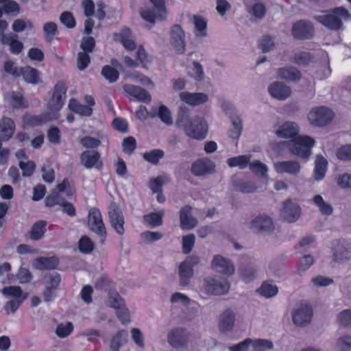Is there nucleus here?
<instances>
[{
	"instance_id": "1",
	"label": "nucleus",
	"mask_w": 351,
	"mask_h": 351,
	"mask_svg": "<svg viewBox=\"0 0 351 351\" xmlns=\"http://www.w3.org/2000/svg\"><path fill=\"white\" fill-rule=\"evenodd\" d=\"M177 123L181 124L185 134L190 138L202 140L206 137L208 125L204 118L198 116L191 117L183 112L179 114Z\"/></svg>"
},
{
	"instance_id": "2",
	"label": "nucleus",
	"mask_w": 351,
	"mask_h": 351,
	"mask_svg": "<svg viewBox=\"0 0 351 351\" xmlns=\"http://www.w3.org/2000/svg\"><path fill=\"white\" fill-rule=\"evenodd\" d=\"M315 140L306 135H298L294 138L286 142L288 151L300 158H308L311 154V148L313 147Z\"/></svg>"
},
{
	"instance_id": "3",
	"label": "nucleus",
	"mask_w": 351,
	"mask_h": 351,
	"mask_svg": "<svg viewBox=\"0 0 351 351\" xmlns=\"http://www.w3.org/2000/svg\"><path fill=\"white\" fill-rule=\"evenodd\" d=\"M349 17L348 11L343 7H339L328 14L315 16L314 19L330 29L338 30L342 26V20Z\"/></svg>"
},
{
	"instance_id": "4",
	"label": "nucleus",
	"mask_w": 351,
	"mask_h": 351,
	"mask_svg": "<svg viewBox=\"0 0 351 351\" xmlns=\"http://www.w3.org/2000/svg\"><path fill=\"white\" fill-rule=\"evenodd\" d=\"M190 339V333L187 329L182 326H176L171 328L167 335L169 345L177 350H187Z\"/></svg>"
},
{
	"instance_id": "5",
	"label": "nucleus",
	"mask_w": 351,
	"mask_h": 351,
	"mask_svg": "<svg viewBox=\"0 0 351 351\" xmlns=\"http://www.w3.org/2000/svg\"><path fill=\"white\" fill-rule=\"evenodd\" d=\"M335 117V113L326 106L313 108L307 115L309 123L316 127H324L329 124Z\"/></svg>"
},
{
	"instance_id": "6",
	"label": "nucleus",
	"mask_w": 351,
	"mask_h": 351,
	"mask_svg": "<svg viewBox=\"0 0 351 351\" xmlns=\"http://www.w3.org/2000/svg\"><path fill=\"white\" fill-rule=\"evenodd\" d=\"M203 288L208 294L220 295L229 291L230 283L227 280L209 276L204 279Z\"/></svg>"
},
{
	"instance_id": "7",
	"label": "nucleus",
	"mask_w": 351,
	"mask_h": 351,
	"mask_svg": "<svg viewBox=\"0 0 351 351\" xmlns=\"http://www.w3.org/2000/svg\"><path fill=\"white\" fill-rule=\"evenodd\" d=\"M249 228L256 233L271 234L275 229V225L269 216L260 215L250 222Z\"/></svg>"
},
{
	"instance_id": "8",
	"label": "nucleus",
	"mask_w": 351,
	"mask_h": 351,
	"mask_svg": "<svg viewBox=\"0 0 351 351\" xmlns=\"http://www.w3.org/2000/svg\"><path fill=\"white\" fill-rule=\"evenodd\" d=\"M88 228L104 239L106 236V230L102 220L100 211L96 208L90 209L88 215Z\"/></svg>"
},
{
	"instance_id": "9",
	"label": "nucleus",
	"mask_w": 351,
	"mask_h": 351,
	"mask_svg": "<svg viewBox=\"0 0 351 351\" xmlns=\"http://www.w3.org/2000/svg\"><path fill=\"white\" fill-rule=\"evenodd\" d=\"M313 311L306 304H301L296 306L292 311V320L294 324L298 327H303L311 321Z\"/></svg>"
},
{
	"instance_id": "10",
	"label": "nucleus",
	"mask_w": 351,
	"mask_h": 351,
	"mask_svg": "<svg viewBox=\"0 0 351 351\" xmlns=\"http://www.w3.org/2000/svg\"><path fill=\"white\" fill-rule=\"evenodd\" d=\"M301 214L300 206L291 199H286L282 203L280 216L285 221L293 223L298 219Z\"/></svg>"
},
{
	"instance_id": "11",
	"label": "nucleus",
	"mask_w": 351,
	"mask_h": 351,
	"mask_svg": "<svg viewBox=\"0 0 351 351\" xmlns=\"http://www.w3.org/2000/svg\"><path fill=\"white\" fill-rule=\"evenodd\" d=\"M236 314L230 308L223 311L218 318L217 328L221 333L227 334L230 332L235 326Z\"/></svg>"
},
{
	"instance_id": "12",
	"label": "nucleus",
	"mask_w": 351,
	"mask_h": 351,
	"mask_svg": "<svg viewBox=\"0 0 351 351\" xmlns=\"http://www.w3.org/2000/svg\"><path fill=\"white\" fill-rule=\"evenodd\" d=\"M66 86L64 82L60 81L57 82L54 86L53 95L49 102V107L52 111L60 110L65 101Z\"/></svg>"
},
{
	"instance_id": "13",
	"label": "nucleus",
	"mask_w": 351,
	"mask_h": 351,
	"mask_svg": "<svg viewBox=\"0 0 351 351\" xmlns=\"http://www.w3.org/2000/svg\"><path fill=\"white\" fill-rule=\"evenodd\" d=\"M291 32L296 39H309L314 34V27L311 21L300 20L293 25Z\"/></svg>"
},
{
	"instance_id": "14",
	"label": "nucleus",
	"mask_w": 351,
	"mask_h": 351,
	"mask_svg": "<svg viewBox=\"0 0 351 351\" xmlns=\"http://www.w3.org/2000/svg\"><path fill=\"white\" fill-rule=\"evenodd\" d=\"M211 268L216 272L230 276L234 273L235 267L232 262L221 255H215L210 264Z\"/></svg>"
},
{
	"instance_id": "15",
	"label": "nucleus",
	"mask_w": 351,
	"mask_h": 351,
	"mask_svg": "<svg viewBox=\"0 0 351 351\" xmlns=\"http://www.w3.org/2000/svg\"><path fill=\"white\" fill-rule=\"evenodd\" d=\"M191 173L195 176H204L215 171V164L208 158H201L193 162Z\"/></svg>"
},
{
	"instance_id": "16",
	"label": "nucleus",
	"mask_w": 351,
	"mask_h": 351,
	"mask_svg": "<svg viewBox=\"0 0 351 351\" xmlns=\"http://www.w3.org/2000/svg\"><path fill=\"white\" fill-rule=\"evenodd\" d=\"M108 216L110 223L115 231L120 235H123L125 232L124 230V217L122 210L116 204H111Z\"/></svg>"
},
{
	"instance_id": "17",
	"label": "nucleus",
	"mask_w": 351,
	"mask_h": 351,
	"mask_svg": "<svg viewBox=\"0 0 351 351\" xmlns=\"http://www.w3.org/2000/svg\"><path fill=\"white\" fill-rule=\"evenodd\" d=\"M170 43L177 52L180 53H183L184 52V33L179 25H174L172 27L171 30Z\"/></svg>"
},
{
	"instance_id": "18",
	"label": "nucleus",
	"mask_w": 351,
	"mask_h": 351,
	"mask_svg": "<svg viewBox=\"0 0 351 351\" xmlns=\"http://www.w3.org/2000/svg\"><path fill=\"white\" fill-rule=\"evenodd\" d=\"M299 132L300 128L298 123L293 121H286L283 123L275 131V134L278 137L291 139L300 135Z\"/></svg>"
},
{
	"instance_id": "19",
	"label": "nucleus",
	"mask_w": 351,
	"mask_h": 351,
	"mask_svg": "<svg viewBox=\"0 0 351 351\" xmlns=\"http://www.w3.org/2000/svg\"><path fill=\"white\" fill-rule=\"evenodd\" d=\"M274 167L278 173H288L294 176H297L301 169L300 164L295 160L276 162L274 163Z\"/></svg>"
},
{
	"instance_id": "20",
	"label": "nucleus",
	"mask_w": 351,
	"mask_h": 351,
	"mask_svg": "<svg viewBox=\"0 0 351 351\" xmlns=\"http://www.w3.org/2000/svg\"><path fill=\"white\" fill-rule=\"evenodd\" d=\"M81 163L87 169L95 167L101 169L103 162L100 160V154L96 151H85L80 155Z\"/></svg>"
},
{
	"instance_id": "21",
	"label": "nucleus",
	"mask_w": 351,
	"mask_h": 351,
	"mask_svg": "<svg viewBox=\"0 0 351 351\" xmlns=\"http://www.w3.org/2000/svg\"><path fill=\"white\" fill-rule=\"evenodd\" d=\"M270 95L278 100H285L291 95V88L282 82H274L268 87Z\"/></svg>"
},
{
	"instance_id": "22",
	"label": "nucleus",
	"mask_w": 351,
	"mask_h": 351,
	"mask_svg": "<svg viewBox=\"0 0 351 351\" xmlns=\"http://www.w3.org/2000/svg\"><path fill=\"white\" fill-rule=\"evenodd\" d=\"M180 99L182 101L188 105L196 106L207 102L208 97L204 93H191L184 91L180 93Z\"/></svg>"
},
{
	"instance_id": "23",
	"label": "nucleus",
	"mask_w": 351,
	"mask_h": 351,
	"mask_svg": "<svg viewBox=\"0 0 351 351\" xmlns=\"http://www.w3.org/2000/svg\"><path fill=\"white\" fill-rule=\"evenodd\" d=\"M123 90L141 101H150L151 95L144 88L132 84H125Z\"/></svg>"
},
{
	"instance_id": "24",
	"label": "nucleus",
	"mask_w": 351,
	"mask_h": 351,
	"mask_svg": "<svg viewBox=\"0 0 351 351\" xmlns=\"http://www.w3.org/2000/svg\"><path fill=\"white\" fill-rule=\"evenodd\" d=\"M15 125L14 121L8 117L0 120V141H8L14 134Z\"/></svg>"
},
{
	"instance_id": "25",
	"label": "nucleus",
	"mask_w": 351,
	"mask_h": 351,
	"mask_svg": "<svg viewBox=\"0 0 351 351\" xmlns=\"http://www.w3.org/2000/svg\"><path fill=\"white\" fill-rule=\"evenodd\" d=\"M180 226L182 229H192L197 224V220L191 215V207L186 206L180 214Z\"/></svg>"
},
{
	"instance_id": "26",
	"label": "nucleus",
	"mask_w": 351,
	"mask_h": 351,
	"mask_svg": "<svg viewBox=\"0 0 351 351\" xmlns=\"http://www.w3.org/2000/svg\"><path fill=\"white\" fill-rule=\"evenodd\" d=\"M278 77L287 81H298L302 73L299 70L293 66L280 68L277 71Z\"/></svg>"
},
{
	"instance_id": "27",
	"label": "nucleus",
	"mask_w": 351,
	"mask_h": 351,
	"mask_svg": "<svg viewBox=\"0 0 351 351\" xmlns=\"http://www.w3.org/2000/svg\"><path fill=\"white\" fill-rule=\"evenodd\" d=\"M233 189L243 193H252L257 191L256 184L248 180H234L232 182Z\"/></svg>"
},
{
	"instance_id": "28",
	"label": "nucleus",
	"mask_w": 351,
	"mask_h": 351,
	"mask_svg": "<svg viewBox=\"0 0 351 351\" xmlns=\"http://www.w3.org/2000/svg\"><path fill=\"white\" fill-rule=\"evenodd\" d=\"M58 265V261L55 257H39L34 260L33 266L40 270L53 269Z\"/></svg>"
},
{
	"instance_id": "29",
	"label": "nucleus",
	"mask_w": 351,
	"mask_h": 351,
	"mask_svg": "<svg viewBox=\"0 0 351 351\" xmlns=\"http://www.w3.org/2000/svg\"><path fill=\"white\" fill-rule=\"evenodd\" d=\"M21 75L27 83L37 84L42 82L39 71L30 66H25L21 69Z\"/></svg>"
},
{
	"instance_id": "30",
	"label": "nucleus",
	"mask_w": 351,
	"mask_h": 351,
	"mask_svg": "<svg viewBox=\"0 0 351 351\" xmlns=\"http://www.w3.org/2000/svg\"><path fill=\"white\" fill-rule=\"evenodd\" d=\"M128 339V332L125 330H119L114 335L110 342V351H119L121 346L125 344Z\"/></svg>"
},
{
	"instance_id": "31",
	"label": "nucleus",
	"mask_w": 351,
	"mask_h": 351,
	"mask_svg": "<svg viewBox=\"0 0 351 351\" xmlns=\"http://www.w3.org/2000/svg\"><path fill=\"white\" fill-rule=\"evenodd\" d=\"M333 256L335 261L343 263L350 260L351 254L343 245L337 242L333 247Z\"/></svg>"
},
{
	"instance_id": "32",
	"label": "nucleus",
	"mask_w": 351,
	"mask_h": 351,
	"mask_svg": "<svg viewBox=\"0 0 351 351\" xmlns=\"http://www.w3.org/2000/svg\"><path fill=\"white\" fill-rule=\"evenodd\" d=\"M47 222L44 220L36 221L29 232V237L32 240L38 241L41 239L46 232Z\"/></svg>"
},
{
	"instance_id": "33",
	"label": "nucleus",
	"mask_w": 351,
	"mask_h": 351,
	"mask_svg": "<svg viewBox=\"0 0 351 351\" xmlns=\"http://www.w3.org/2000/svg\"><path fill=\"white\" fill-rule=\"evenodd\" d=\"M178 274L180 285L185 287L193 276V269L182 262L178 267Z\"/></svg>"
},
{
	"instance_id": "34",
	"label": "nucleus",
	"mask_w": 351,
	"mask_h": 351,
	"mask_svg": "<svg viewBox=\"0 0 351 351\" xmlns=\"http://www.w3.org/2000/svg\"><path fill=\"white\" fill-rule=\"evenodd\" d=\"M1 292L5 297L13 298V299L25 300L29 295L27 293H24L19 286L5 287Z\"/></svg>"
},
{
	"instance_id": "35",
	"label": "nucleus",
	"mask_w": 351,
	"mask_h": 351,
	"mask_svg": "<svg viewBox=\"0 0 351 351\" xmlns=\"http://www.w3.org/2000/svg\"><path fill=\"white\" fill-rule=\"evenodd\" d=\"M326 159L320 155H318L315 160V179L317 181L322 180L326 171L327 168Z\"/></svg>"
},
{
	"instance_id": "36",
	"label": "nucleus",
	"mask_w": 351,
	"mask_h": 351,
	"mask_svg": "<svg viewBox=\"0 0 351 351\" xmlns=\"http://www.w3.org/2000/svg\"><path fill=\"white\" fill-rule=\"evenodd\" d=\"M313 202L323 215H332L333 212L332 206L329 202H326L320 195H315Z\"/></svg>"
},
{
	"instance_id": "37",
	"label": "nucleus",
	"mask_w": 351,
	"mask_h": 351,
	"mask_svg": "<svg viewBox=\"0 0 351 351\" xmlns=\"http://www.w3.org/2000/svg\"><path fill=\"white\" fill-rule=\"evenodd\" d=\"M251 159L250 155H241L232 157L227 160V164L230 167H239L243 169L250 165Z\"/></svg>"
},
{
	"instance_id": "38",
	"label": "nucleus",
	"mask_w": 351,
	"mask_h": 351,
	"mask_svg": "<svg viewBox=\"0 0 351 351\" xmlns=\"http://www.w3.org/2000/svg\"><path fill=\"white\" fill-rule=\"evenodd\" d=\"M69 107L72 111L82 116L89 117L92 114L93 112L91 108L80 104L75 99L70 100Z\"/></svg>"
},
{
	"instance_id": "39",
	"label": "nucleus",
	"mask_w": 351,
	"mask_h": 351,
	"mask_svg": "<svg viewBox=\"0 0 351 351\" xmlns=\"http://www.w3.org/2000/svg\"><path fill=\"white\" fill-rule=\"evenodd\" d=\"M230 119L233 128L230 130V137L238 139L242 132L241 119L237 114H231Z\"/></svg>"
},
{
	"instance_id": "40",
	"label": "nucleus",
	"mask_w": 351,
	"mask_h": 351,
	"mask_svg": "<svg viewBox=\"0 0 351 351\" xmlns=\"http://www.w3.org/2000/svg\"><path fill=\"white\" fill-rule=\"evenodd\" d=\"M249 169L252 173L259 177L266 178L267 176V167L260 160H254V162H250L249 165Z\"/></svg>"
},
{
	"instance_id": "41",
	"label": "nucleus",
	"mask_w": 351,
	"mask_h": 351,
	"mask_svg": "<svg viewBox=\"0 0 351 351\" xmlns=\"http://www.w3.org/2000/svg\"><path fill=\"white\" fill-rule=\"evenodd\" d=\"M278 289L276 285L266 282H263L258 289L259 294L267 298L275 296L278 293Z\"/></svg>"
},
{
	"instance_id": "42",
	"label": "nucleus",
	"mask_w": 351,
	"mask_h": 351,
	"mask_svg": "<svg viewBox=\"0 0 351 351\" xmlns=\"http://www.w3.org/2000/svg\"><path fill=\"white\" fill-rule=\"evenodd\" d=\"M163 215L164 211L161 210L158 213H151L148 215H145L143 218L145 223L153 227H156L162 225Z\"/></svg>"
},
{
	"instance_id": "43",
	"label": "nucleus",
	"mask_w": 351,
	"mask_h": 351,
	"mask_svg": "<svg viewBox=\"0 0 351 351\" xmlns=\"http://www.w3.org/2000/svg\"><path fill=\"white\" fill-rule=\"evenodd\" d=\"M156 114L160 117L161 121L166 125H171L173 124V121L171 112L165 105H161L159 107L158 112L152 114V117H155Z\"/></svg>"
},
{
	"instance_id": "44",
	"label": "nucleus",
	"mask_w": 351,
	"mask_h": 351,
	"mask_svg": "<svg viewBox=\"0 0 351 351\" xmlns=\"http://www.w3.org/2000/svg\"><path fill=\"white\" fill-rule=\"evenodd\" d=\"M12 27L14 32L19 33L27 29L32 30L34 29V25L29 20L18 19L13 22Z\"/></svg>"
},
{
	"instance_id": "45",
	"label": "nucleus",
	"mask_w": 351,
	"mask_h": 351,
	"mask_svg": "<svg viewBox=\"0 0 351 351\" xmlns=\"http://www.w3.org/2000/svg\"><path fill=\"white\" fill-rule=\"evenodd\" d=\"M254 351H264L273 348V343L267 339H252L251 344Z\"/></svg>"
},
{
	"instance_id": "46",
	"label": "nucleus",
	"mask_w": 351,
	"mask_h": 351,
	"mask_svg": "<svg viewBox=\"0 0 351 351\" xmlns=\"http://www.w3.org/2000/svg\"><path fill=\"white\" fill-rule=\"evenodd\" d=\"M336 156L342 161L351 160V144L344 145L337 148Z\"/></svg>"
},
{
	"instance_id": "47",
	"label": "nucleus",
	"mask_w": 351,
	"mask_h": 351,
	"mask_svg": "<svg viewBox=\"0 0 351 351\" xmlns=\"http://www.w3.org/2000/svg\"><path fill=\"white\" fill-rule=\"evenodd\" d=\"M43 30L45 34L46 40L51 42L58 34L57 25L53 22H47L43 25Z\"/></svg>"
},
{
	"instance_id": "48",
	"label": "nucleus",
	"mask_w": 351,
	"mask_h": 351,
	"mask_svg": "<svg viewBox=\"0 0 351 351\" xmlns=\"http://www.w3.org/2000/svg\"><path fill=\"white\" fill-rule=\"evenodd\" d=\"M193 23L195 27V34L198 36L206 35V21L201 16H193Z\"/></svg>"
},
{
	"instance_id": "49",
	"label": "nucleus",
	"mask_w": 351,
	"mask_h": 351,
	"mask_svg": "<svg viewBox=\"0 0 351 351\" xmlns=\"http://www.w3.org/2000/svg\"><path fill=\"white\" fill-rule=\"evenodd\" d=\"M336 348L337 351H351V336L340 337L337 340Z\"/></svg>"
},
{
	"instance_id": "50",
	"label": "nucleus",
	"mask_w": 351,
	"mask_h": 351,
	"mask_svg": "<svg viewBox=\"0 0 351 351\" xmlns=\"http://www.w3.org/2000/svg\"><path fill=\"white\" fill-rule=\"evenodd\" d=\"M19 165L20 169L22 170V175L24 177L31 176L33 174L36 168V165L34 162L32 160H21L19 162Z\"/></svg>"
},
{
	"instance_id": "51",
	"label": "nucleus",
	"mask_w": 351,
	"mask_h": 351,
	"mask_svg": "<svg viewBox=\"0 0 351 351\" xmlns=\"http://www.w3.org/2000/svg\"><path fill=\"white\" fill-rule=\"evenodd\" d=\"M101 75L111 83L116 82L119 75V72L116 69L108 65L103 67Z\"/></svg>"
},
{
	"instance_id": "52",
	"label": "nucleus",
	"mask_w": 351,
	"mask_h": 351,
	"mask_svg": "<svg viewBox=\"0 0 351 351\" xmlns=\"http://www.w3.org/2000/svg\"><path fill=\"white\" fill-rule=\"evenodd\" d=\"M73 330V325L71 322L60 324L58 326L56 333L60 338H64L69 336Z\"/></svg>"
},
{
	"instance_id": "53",
	"label": "nucleus",
	"mask_w": 351,
	"mask_h": 351,
	"mask_svg": "<svg viewBox=\"0 0 351 351\" xmlns=\"http://www.w3.org/2000/svg\"><path fill=\"white\" fill-rule=\"evenodd\" d=\"M195 237L193 234H190L183 237L182 238V252L185 254H189L194 246Z\"/></svg>"
},
{
	"instance_id": "54",
	"label": "nucleus",
	"mask_w": 351,
	"mask_h": 351,
	"mask_svg": "<svg viewBox=\"0 0 351 351\" xmlns=\"http://www.w3.org/2000/svg\"><path fill=\"white\" fill-rule=\"evenodd\" d=\"M164 152L160 149H154L150 152H146L143 154V158L147 161L152 163L157 164L158 160L162 158Z\"/></svg>"
},
{
	"instance_id": "55",
	"label": "nucleus",
	"mask_w": 351,
	"mask_h": 351,
	"mask_svg": "<svg viewBox=\"0 0 351 351\" xmlns=\"http://www.w3.org/2000/svg\"><path fill=\"white\" fill-rule=\"evenodd\" d=\"M170 301L173 304H180L183 306H189L191 303L190 298L187 295L180 292L173 293L171 297Z\"/></svg>"
},
{
	"instance_id": "56",
	"label": "nucleus",
	"mask_w": 351,
	"mask_h": 351,
	"mask_svg": "<svg viewBox=\"0 0 351 351\" xmlns=\"http://www.w3.org/2000/svg\"><path fill=\"white\" fill-rule=\"evenodd\" d=\"M25 300L12 299L7 302L4 306V310L8 315L14 314Z\"/></svg>"
},
{
	"instance_id": "57",
	"label": "nucleus",
	"mask_w": 351,
	"mask_h": 351,
	"mask_svg": "<svg viewBox=\"0 0 351 351\" xmlns=\"http://www.w3.org/2000/svg\"><path fill=\"white\" fill-rule=\"evenodd\" d=\"M90 60L88 53L86 52H79L77 58V66L80 71L84 70L90 64Z\"/></svg>"
},
{
	"instance_id": "58",
	"label": "nucleus",
	"mask_w": 351,
	"mask_h": 351,
	"mask_svg": "<svg viewBox=\"0 0 351 351\" xmlns=\"http://www.w3.org/2000/svg\"><path fill=\"white\" fill-rule=\"evenodd\" d=\"M314 262V259L311 255H304L300 260L299 263V267L298 268L297 272L300 274L301 272H304L306 271Z\"/></svg>"
},
{
	"instance_id": "59",
	"label": "nucleus",
	"mask_w": 351,
	"mask_h": 351,
	"mask_svg": "<svg viewBox=\"0 0 351 351\" xmlns=\"http://www.w3.org/2000/svg\"><path fill=\"white\" fill-rule=\"evenodd\" d=\"M293 61L298 65H307L312 61V56L307 52H300L295 54Z\"/></svg>"
},
{
	"instance_id": "60",
	"label": "nucleus",
	"mask_w": 351,
	"mask_h": 351,
	"mask_svg": "<svg viewBox=\"0 0 351 351\" xmlns=\"http://www.w3.org/2000/svg\"><path fill=\"white\" fill-rule=\"evenodd\" d=\"M79 249L83 253H90L93 250V243L88 237L84 236L79 241Z\"/></svg>"
},
{
	"instance_id": "61",
	"label": "nucleus",
	"mask_w": 351,
	"mask_h": 351,
	"mask_svg": "<svg viewBox=\"0 0 351 351\" xmlns=\"http://www.w3.org/2000/svg\"><path fill=\"white\" fill-rule=\"evenodd\" d=\"M60 20L68 28H73L75 26V20L70 12H63Z\"/></svg>"
},
{
	"instance_id": "62",
	"label": "nucleus",
	"mask_w": 351,
	"mask_h": 351,
	"mask_svg": "<svg viewBox=\"0 0 351 351\" xmlns=\"http://www.w3.org/2000/svg\"><path fill=\"white\" fill-rule=\"evenodd\" d=\"M141 237L143 241L152 243L162 239L163 234L159 232L145 231L141 233Z\"/></svg>"
},
{
	"instance_id": "63",
	"label": "nucleus",
	"mask_w": 351,
	"mask_h": 351,
	"mask_svg": "<svg viewBox=\"0 0 351 351\" xmlns=\"http://www.w3.org/2000/svg\"><path fill=\"white\" fill-rule=\"evenodd\" d=\"M338 322L344 326H351V309H346L338 315Z\"/></svg>"
},
{
	"instance_id": "64",
	"label": "nucleus",
	"mask_w": 351,
	"mask_h": 351,
	"mask_svg": "<svg viewBox=\"0 0 351 351\" xmlns=\"http://www.w3.org/2000/svg\"><path fill=\"white\" fill-rule=\"evenodd\" d=\"M4 71L15 77L21 75V67L19 68L14 66V63L12 61H7L4 64Z\"/></svg>"
}]
</instances>
